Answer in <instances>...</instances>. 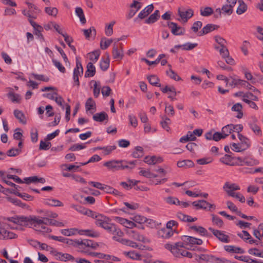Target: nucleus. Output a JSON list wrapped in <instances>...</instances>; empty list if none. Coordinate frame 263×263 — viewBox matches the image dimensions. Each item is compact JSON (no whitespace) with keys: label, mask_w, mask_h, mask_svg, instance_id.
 I'll list each match as a JSON object with an SVG mask.
<instances>
[{"label":"nucleus","mask_w":263,"mask_h":263,"mask_svg":"<svg viewBox=\"0 0 263 263\" xmlns=\"http://www.w3.org/2000/svg\"><path fill=\"white\" fill-rule=\"evenodd\" d=\"M45 11L48 15L53 16H56L58 13V9L55 7H46L45 8Z\"/></svg>","instance_id":"nucleus-56"},{"label":"nucleus","mask_w":263,"mask_h":263,"mask_svg":"<svg viewBox=\"0 0 263 263\" xmlns=\"http://www.w3.org/2000/svg\"><path fill=\"white\" fill-rule=\"evenodd\" d=\"M248 253L250 254L253 255L258 257H262L263 258V252H260L258 249L257 248H252L248 250Z\"/></svg>","instance_id":"nucleus-61"},{"label":"nucleus","mask_w":263,"mask_h":263,"mask_svg":"<svg viewBox=\"0 0 263 263\" xmlns=\"http://www.w3.org/2000/svg\"><path fill=\"white\" fill-rule=\"evenodd\" d=\"M144 155L143 149L141 146H137L135 147V151L133 153V157L139 158L142 157Z\"/></svg>","instance_id":"nucleus-49"},{"label":"nucleus","mask_w":263,"mask_h":263,"mask_svg":"<svg viewBox=\"0 0 263 263\" xmlns=\"http://www.w3.org/2000/svg\"><path fill=\"white\" fill-rule=\"evenodd\" d=\"M224 249L227 252L231 253L243 254L245 252V250L241 248L232 245L224 246Z\"/></svg>","instance_id":"nucleus-19"},{"label":"nucleus","mask_w":263,"mask_h":263,"mask_svg":"<svg viewBox=\"0 0 263 263\" xmlns=\"http://www.w3.org/2000/svg\"><path fill=\"white\" fill-rule=\"evenodd\" d=\"M78 233L80 235L85 234L86 236H90L93 238L98 237L100 235L99 232L95 231L92 230H80Z\"/></svg>","instance_id":"nucleus-30"},{"label":"nucleus","mask_w":263,"mask_h":263,"mask_svg":"<svg viewBox=\"0 0 263 263\" xmlns=\"http://www.w3.org/2000/svg\"><path fill=\"white\" fill-rule=\"evenodd\" d=\"M84 215H87L88 216L91 217L96 219L95 224L98 226V221L103 220L104 219L105 216L97 213L96 212L92 211L90 210L86 209Z\"/></svg>","instance_id":"nucleus-14"},{"label":"nucleus","mask_w":263,"mask_h":263,"mask_svg":"<svg viewBox=\"0 0 263 263\" xmlns=\"http://www.w3.org/2000/svg\"><path fill=\"white\" fill-rule=\"evenodd\" d=\"M209 230L212 232L213 234L221 242L229 243L230 241L229 236L225 234L224 232L215 230L211 227L209 228Z\"/></svg>","instance_id":"nucleus-6"},{"label":"nucleus","mask_w":263,"mask_h":263,"mask_svg":"<svg viewBox=\"0 0 263 263\" xmlns=\"http://www.w3.org/2000/svg\"><path fill=\"white\" fill-rule=\"evenodd\" d=\"M119 163L118 160H110L105 162L103 165L108 169H114L117 171Z\"/></svg>","instance_id":"nucleus-39"},{"label":"nucleus","mask_w":263,"mask_h":263,"mask_svg":"<svg viewBox=\"0 0 263 263\" xmlns=\"http://www.w3.org/2000/svg\"><path fill=\"white\" fill-rule=\"evenodd\" d=\"M238 137L240 141V145L242 147V149L245 151L250 146L251 141L249 138L240 134H238Z\"/></svg>","instance_id":"nucleus-21"},{"label":"nucleus","mask_w":263,"mask_h":263,"mask_svg":"<svg viewBox=\"0 0 263 263\" xmlns=\"http://www.w3.org/2000/svg\"><path fill=\"white\" fill-rule=\"evenodd\" d=\"M233 8L232 6L228 4L224 5L221 8L222 12L230 15L233 13Z\"/></svg>","instance_id":"nucleus-57"},{"label":"nucleus","mask_w":263,"mask_h":263,"mask_svg":"<svg viewBox=\"0 0 263 263\" xmlns=\"http://www.w3.org/2000/svg\"><path fill=\"white\" fill-rule=\"evenodd\" d=\"M68 246H72L75 248H78L80 249V239H71L67 238V240L66 241V243Z\"/></svg>","instance_id":"nucleus-48"},{"label":"nucleus","mask_w":263,"mask_h":263,"mask_svg":"<svg viewBox=\"0 0 263 263\" xmlns=\"http://www.w3.org/2000/svg\"><path fill=\"white\" fill-rule=\"evenodd\" d=\"M21 152L20 148H12L7 151V155L9 157H15L18 155Z\"/></svg>","instance_id":"nucleus-60"},{"label":"nucleus","mask_w":263,"mask_h":263,"mask_svg":"<svg viewBox=\"0 0 263 263\" xmlns=\"http://www.w3.org/2000/svg\"><path fill=\"white\" fill-rule=\"evenodd\" d=\"M96 73V68L92 62H89L87 65V70L85 73V78L92 77Z\"/></svg>","instance_id":"nucleus-27"},{"label":"nucleus","mask_w":263,"mask_h":263,"mask_svg":"<svg viewBox=\"0 0 263 263\" xmlns=\"http://www.w3.org/2000/svg\"><path fill=\"white\" fill-rule=\"evenodd\" d=\"M44 204L54 206H63V203L57 199H46L44 201Z\"/></svg>","instance_id":"nucleus-33"},{"label":"nucleus","mask_w":263,"mask_h":263,"mask_svg":"<svg viewBox=\"0 0 263 263\" xmlns=\"http://www.w3.org/2000/svg\"><path fill=\"white\" fill-rule=\"evenodd\" d=\"M116 239L117 241L119 242L123 245L130 246L134 248H137L138 247V245H137V243L136 242H134L132 240H130L128 239L122 238L121 237L120 239Z\"/></svg>","instance_id":"nucleus-34"},{"label":"nucleus","mask_w":263,"mask_h":263,"mask_svg":"<svg viewBox=\"0 0 263 263\" xmlns=\"http://www.w3.org/2000/svg\"><path fill=\"white\" fill-rule=\"evenodd\" d=\"M166 74L170 77L171 79L178 81L181 80V78L176 73L174 70H173L171 68L166 72Z\"/></svg>","instance_id":"nucleus-50"},{"label":"nucleus","mask_w":263,"mask_h":263,"mask_svg":"<svg viewBox=\"0 0 263 263\" xmlns=\"http://www.w3.org/2000/svg\"><path fill=\"white\" fill-rule=\"evenodd\" d=\"M219 53L222 58H226L229 55V51L226 46L220 47Z\"/></svg>","instance_id":"nucleus-63"},{"label":"nucleus","mask_w":263,"mask_h":263,"mask_svg":"<svg viewBox=\"0 0 263 263\" xmlns=\"http://www.w3.org/2000/svg\"><path fill=\"white\" fill-rule=\"evenodd\" d=\"M139 175L141 176H143L146 178H156L158 175L154 174L150 172L148 170H141L139 173Z\"/></svg>","instance_id":"nucleus-42"},{"label":"nucleus","mask_w":263,"mask_h":263,"mask_svg":"<svg viewBox=\"0 0 263 263\" xmlns=\"http://www.w3.org/2000/svg\"><path fill=\"white\" fill-rule=\"evenodd\" d=\"M174 232L173 230L168 229L166 227L160 229L158 231V235L159 237L168 239L173 236Z\"/></svg>","instance_id":"nucleus-18"},{"label":"nucleus","mask_w":263,"mask_h":263,"mask_svg":"<svg viewBox=\"0 0 263 263\" xmlns=\"http://www.w3.org/2000/svg\"><path fill=\"white\" fill-rule=\"evenodd\" d=\"M160 17L159 11L156 10L154 13L151 14L147 19L145 20V23L151 24L156 22Z\"/></svg>","instance_id":"nucleus-29"},{"label":"nucleus","mask_w":263,"mask_h":263,"mask_svg":"<svg viewBox=\"0 0 263 263\" xmlns=\"http://www.w3.org/2000/svg\"><path fill=\"white\" fill-rule=\"evenodd\" d=\"M154 6L153 4L149 5L143 9L138 14V17L134 19V21L136 22L138 18L141 20L147 16L153 10Z\"/></svg>","instance_id":"nucleus-13"},{"label":"nucleus","mask_w":263,"mask_h":263,"mask_svg":"<svg viewBox=\"0 0 263 263\" xmlns=\"http://www.w3.org/2000/svg\"><path fill=\"white\" fill-rule=\"evenodd\" d=\"M92 118L93 120L97 122H101L104 120H108V116L107 114L104 111H102L100 113H97L95 114L93 116Z\"/></svg>","instance_id":"nucleus-28"},{"label":"nucleus","mask_w":263,"mask_h":263,"mask_svg":"<svg viewBox=\"0 0 263 263\" xmlns=\"http://www.w3.org/2000/svg\"><path fill=\"white\" fill-rule=\"evenodd\" d=\"M112 42V39H107L106 37H102L100 41V48L102 50L106 49Z\"/></svg>","instance_id":"nucleus-37"},{"label":"nucleus","mask_w":263,"mask_h":263,"mask_svg":"<svg viewBox=\"0 0 263 263\" xmlns=\"http://www.w3.org/2000/svg\"><path fill=\"white\" fill-rule=\"evenodd\" d=\"M120 49H119L117 44L114 43L113 45L112 54L113 58L117 60H121L124 55L123 50L122 47V44L120 43Z\"/></svg>","instance_id":"nucleus-12"},{"label":"nucleus","mask_w":263,"mask_h":263,"mask_svg":"<svg viewBox=\"0 0 263 263\" xmlns=\"http://www.w3.org/2000/svg\"><path fill=\"white\" fill-rule=\"evenodd\" d=\"M76 13L80 18L81 23L83 24H85L86 20L85 17L83 9L81 7H77L76 8Z\"/></svg>","instance_id":"nucleus-45"},{"label":"nucleus","mask_w":263,"mask_h":263,"mask_svg":"<svg viewBox=\"0 0 263 263\" xmlns=\"http://www.w3.org/2000/svg\"><path fill=\"white\" fill-rule=\"evenodd\" d=\"M164 248L166 249L170 250L174 256L179 258L181 257L180 253H181L182 249L175 248L173 247V245L170 243H166L164 245Z\"/></svg>","instance_id":"nucleus-24"},{"label":"nucleus","mask_w":263,"mask_h":263,"mask_svg":"<svg viewBox=\"0 0 263 263\" xmlns=\"http://www.w3.org/2000/svg\"><path fill=\"white\" fill-rule=\"evenodd\" d=\"M80 251L82 253H88V250L86 248L90 247V244L91 242V240L89 239H80Z\"/></svg>","instance_id":"nucleus-26"},{"label":"nucleus","mask_w":263,"mask_h":263,"mask_svg":"<svg viewBox=\"0 0 263 263\" xmlns=\"http://www.w3.org/2000/svg\"><path fill=\"white\" fill-rule=\"evenodd\" d=\"M147 79L151 85L156 87L161 86V84L159 83L160 79L157 76L154 74L150 75L147 76Z\"/></svg>","instance_id":"nucleus-32"},{"label":"nucleus","mask_w":263,"mask_h":263,"mask_svg":"<svg viewBox=\"0 0 263 263\" xmlns=\"http://www.w3.org/2000/svg\"><path fill=\"white\" fill-rule=\"evenodd\" d=\"M83 73V68L81 62L78 58L76 59V66L73 69V79L74 85L79 87L80 82L79 77H81Z\"/></svg>","instance_id":"nucleus-4"},{"label":"nucleus","mask_w":263,"mask_h":263,"mask_svg":"<svg viewBox=\"0 0 263 263\" xmlns=\"http://www.w3.org/2000/svg\"><path fill=\"white\" fill-rule=\"evenodd\" d=\"M177 165L179 167H183L187 166L188 167H193L194 165V162L190 160H184L182 161H178Z\"/></svg>","instance_id":"nucleus-38"},{"label":"nucleus","mask_w":263,"mask_h":263,"mask_svg":"<svg viewBox=\"0 0 263 263\" xmlns=\"http://www.w3.org/2000/svg\"><path fill=\"white\" fill-rule=\"evenodd\" d=\"M196 260L201 263V261L210 262L211 263H229V261L224 258L216 257L213 255L209 254H201L200 255L195 254Z\"/></svg>","instance_id":"nucleus-2"},{"label":"nucleus","mask_w":263,"mask_h":263,"mask_svg":"<svg viewBox=\"0 0 263 263\" xmlns=\"http://www.w3.org/2000/svg\"><path fill=\"white\" fill-rule=\"evenodd\" d=\"M116 23L115 21H111L108 25L106 26L105 29V34L109 36L112 34L113 33V26Z\"/></svg>","instance_id":"nucleus-52"},{"label":"nucleus","mask_w":263,"mask_h":263,"mask_svg":"<svg viewBox=\"0 0 263 263\" xmlns=\"http://www.w3.org/2000/svg\"><path fill=\"white\" fill-rule=\"evenodd\" d=\"M6 199L14 204L15 205H18L20 207H25L26 206V204L22 203L21 201L17 198H12L11 197H7Z\"/></svg>","instance_id":"nucleus-47"},{"label":"nucleus","mask_w":263,"mask_h":263,"mask_svg":"<svg viewBox=\"0 0 263 263\" xmlns=\"http://www.w3.org/2000/svg\"><path fill=\"white\" fill-rule=\"evenodd\" d=\"M178 14L180 17L182 22L186 23L189 18L192 17L194 15L193 10L192 9H189L185 11H182L180 8L178 10Z\"/></svg>","instance_id":"nucleus-11"},{"label":"nucleus","mask_w":263,"mask_h":263,"mask_svg":"<svg viewBox=\"0 0 263 263\" xmlns=\"http://www.w3.org/2000/svg\"><path fill=\"white\" fill-rule=\"evenodd\" d=\"M89 59L92 62L95 63L99 59L100 55V51L99 49L93 51L88 53Z\"/></svg>","instance_id":"nucleus-35"},{"label":"nucleus","mask_w":263,"mask_h":263,"mask_svg":"<svg viewBox=\"0 0 263 263\" xmlns=\"http://www.w3.org/2000/svg\"><path fill=\"white\" fill-rule=\"evenodd\" d=\"M78 230L75 228L63 229L60 231L62 235L66 236L74 235L77 233H78Z\"/></svg>","instance_id":"nucleus-36"},{"label":"nucleus","mask_w":263,"mask_h":263,"mask_svg":"<svg viewBox=\"0 0 263 263\" xmlns=\"http://www.w3.org/2000/svg\"><path fill=\"white\" fill-rule=\"evenodd\" d=\"M167 26L171 29V32L174 35H180L184 34V28L178 26L176 23L168 22Z\"/></svg>","instance_id":"nucleus-7"},{"label":"nucleus","mask_w":263,"mask_h":263,"mask_svg":"<svg viewBox=\"0 0 263 263\" xmlns=\"http://www.w3.org/2000/svg\"><path fill=\"white\" fill-rule=\"evenodd\" d=\"M141 3L137 1H134L130 5V10L127 16L128 19L132 18L135 14L141 9Z\"/></svg>","instance_id":"nucleus-10"},{"label":"nucleus","mask_w":263,"mask_h":263,"mask_svg":"<svg viewBox=\"0 0 263 263\" xmlns=\"http://www.w3.org/2000/svg\"><path fill=\"white\" fill-rule=\"evenodd\" d=\"M119 164L118 165V170H123L124 169H133L138 162V160H134L132 161H126L124 160H118Z\"/></svg>","instance_id":"nucleus-9"},{"label":"nucleus","mask_w":263,"mask_h":263,"mask_svg":"<svg viewBox=\"0 0 263 263\" xmlns=\"http://www.w3.org/2000/svg\"><path fill=\"white\" fill-rule=\"evenodd\" d=\"M7 219L11 221L14 223L19 224L22 226L26 227V216H16V217H8Z\"/></svg>","instance_id":"nucleus-20"},{"label":"nucleus","mask_w":263,"mask_h":263,"mask_svg":"<svg viewBox=\"0 0 263 263\" xmlns=\"http://www.w3.org/2000/svg\"><path fill=\"white\" fill-rule=\"evenodd\" d=\"M248 125L255 134L258 136L261 135V130L260 128L257 124L253 123H249Z\"/></svg>","instance_id":"nucleus-51"},{"label":"nucleus","mask_w":263,"mask_h":263,"mask_svg":"<svg viewBox=\"0 0 263 263\" xmlns=\"http://www.w3.org/2000/svg\"><path fill=\"white\" fill-rule=\"evenodd\" d=\"M165 201L170 204L180 205V201L176 197L169 196L164 199Z\"/></svg>","instance_id":"nucleus-55"},{"label":"nucleus","mask_w":263,"mask_h":263,"mask_svg":"<svg viewBox=\"0 0 263 263\" xmlns=\"http://www.w3.org/2000/svg\"><path fill=\"white\" fill-rule=\"evenodd\" d=\"M8 96L11 99V101L13 102L20 103L21 98L18 94H15L13 92H10L8 94Z\"/></svg>","instance_id":"nucleus-59"},{"label":"nucleus","mask_w":263,"mask_h":263,"mask_svg":"<svg viewBox=\"0 0 263 263\" xmlns=\"http://www.w3.org/2000/svg\"><path fill=\"white\" fill-rule=\"evenodd\" d=\"M238 3L239 5L237 9L236 13L240 15L247 11V6L242 0L238 1Z\"/></svg>","instance_id":"nucleus-41"},{"label":"nucleus","mask_w":263,"mask_h":263,"mask_svg":"<svg viewBox=\"0 0 263 263\" xmlns=\"http://www.w3.org/2000/svg\"><path fill=\"white\" fill-rule=\"evenodd\" d=\"M26 4L28 6L29 11L33 15L39 14L41 12V10L37 8V7L33 4L28 2H26Z\"/></svg>","instance_id":"nucleus-44"},{"label":"nucleus","mask_w":263,"mask_h":263,"mask_svg":"<svg viewBox=\"0 0 263 263\" xmlns=\"http://www.w3.org/2000/svg\"><path fill=\"white\" fill-rule=\"evenodd\" d=\"M53 65L58 69V70L62 73H65L66 69L65 67L62 65V64L58 61L52 59V60Z\"/></svg>","instance_id":"nucleus-62"},{"label":"nucleus","mask_w":263,"mask_h":263,"mask_svg":"<svg viewBox=\"0 0 263 263\" xmlns=\"http://www.w3.org/2000/svg\"><path fill=\"white\" fill-rule=\"evenodd\" d=\"M54 256L56 257L57 260H59L60 261H66L70 260L73 261L75 260L74 257L68 253L57 252V253L54 254Z\"/></svg>","instance_id":"nucleus-15"},{"label":"nucleus","mask_w":263,"mask_h":263,"mask_svg":"<svg viewBox=\"0 0 263 263\" xmlns=\"http://www.w3.org/2000/svg\"><path fill=\"white\" fill-rule=\"evenodd\" d=\"M213 13V10L211 7H206L203 9H200V14L203 16H209Z\"/></svg>","instance_id":"nucleus-54"},{"label":"nucleus","mask_w":263,"mask_h":263,"mask_svg":"<svg viewBox=\"0 0 263 263\" xmlns=\"http://www.w3.org/2000/svg\"><path fill=\"white\" fill-rule=\"evenodd\" d=\"M191 230L195 231V232L198 233L200 235L204 236L206 237H211V235L209 234L207 230L203 227L199 226L197 227L196 226H191L190 228Z\"/></svg>","instance_id":"nucleus-25"},{"label":"nucleus","mask_w":263,"mask_h":263,"mask_svg":"<svg viewBox=\"0 0 263 263\" xmlns=\"http://www.w3.org/2000/svg\"><path fill=\"white\" fill-rule=\"evenodd\" d=\"M14 115L19 122L23 124H26V120L24 114L21 110L15 109L14 110Z\"/></svg>","instance_id":"nucleus-31"},{"label":"nucleus","mask_w":263,"mask_h":263,"mask_svg":"<svg viewBox=\"0 0 263 263\" xmlns=\"http://www.w3.org/2000/svg\"><path fill=\"white\" fill-rule=\"evenodd\" d=\"M111 220L105 216L104 219L98 221V226L105 230L108 233L113 235L112 239H120L124 235V233L115 224L111 223Z\"/></svg>","instance_id":"nucleus-1"},{"label":"nucleus","mask_w":263,"mask_h":263,"mask_svg":"<svg viewBox=\"0 0 263 263\" xmlns=\"http://www.w3.org/2000/svg\"><path fill=\"white\" fill-rule=\"evenodd\" d=\"M220 161L223 164L230 166H235L238 164L236 162H234L233 157L228 154H226L223 157L221 158Z\"/></svg>","instance_id":"nucleus-23"},{"label":"nucleus","mask_w":263,"mask_h":263,"mask_svg":"<svg viewBox=\"0 0 263 263\" xmlns=\"http://www.w3.org/2000/svg\"><path fill=\"white\" fill-rule=\"evenodd\" d=\"M106 57H102L100 62V67L103 71H106L109 67V54L105 53Z\"/></svg>","instance_id":"nucleus-22"},{"label":"nucleus","mask_w":263,"mask_h":263,"mask_svg":"<svg viewBox=\"0 0 263 263\" xmlns=\"http://www.w3.org/2000/svg\"><path fill=\"white\" fill-rule=\"evenodd\" d=\"M85 108L86 111L96 108V103L92 98H89L85 103Z\"/></svg>","instance_id":"nucleus-46"},{"label":"nucleus","mask_w":263,"mask_h":263,"mask_svg":"<svg viewBox=\"0 0 263 263\" xmlns=\"http://www.w3.org/2000/svg\"><path fill=\"white\" fill-rule=\"evenodd\" d=\"M43 218H40L37 216H29L26 217V227L39 228L41 225L44 224Z\"/></svg>","instance_id":"nucleus-5"},{"label":"nucleus","mask_w":263,"mask_h":263,"mask_svg":"<svg viewBox=\"0 0 263 263\" xmlns=\"http://www.w3.org/2000/svg\"><path fill=\"white\" fill-rule=\"evenodd\" d=\"M10 193L15 194V195L22 198L24 200L31 201L33 200V197L31 195L26 193H21L16 191L13 190V191L10 192Z\"/></svg>","instance_id":"nucleus-43"},{"label":"nucleus","mask_w":263,"mask_h":263,"mask_svg":"<svg viewBox=\"0 0 263 263\" xmlns=\"http://www.w3.org/2000/svg\"><path fill=\"white\" fill-rule=\"evenodd\" d=\"M223 189L230 196V193H234V191L239 190L240 187L235 183L230 184L229 182H226L223 186Z\"/></svg>","instance_id":"nucleus-16"},{"label":"nucleus","mask_w":263,"mask_h":263,"mask_svg":"<svg viewBox=\"0 0 263 263\" xmlns=\"http://www.w3.org/2000/svg\"><path fill=\"white\" fill-rule=\"evenodd\" d=\"M165 57V54H161L158 56V57L157 58V59L156 60L154 59V61H150L145 58H142L141 61H144L148 65H155V64H157L158 63H159L160 62V61H161V60Z\"/></svg>","instance_id":"nucleus-40"},{"label":"nucleus","mask_w":263,"mask_h":263,"mask_svg":"<svg viewBox=\"0 0 263 263\" xmlns=\"http://www.w3.org/2000/svg\"><path fill=\"white\" fill-rule=\"evenodd\" d=\"M219 27V26L217 25L208 24L204 26L200 31H199L198 35L202 36L214 30L217 29Z\"/></svg>","instance_id":"nucleus-17"},{"label":"nucleus","mask_w":263,"mask_h":263,"mask_svg":"<svg viewBox=\"0 0 263 263\" xmlns=\"http://www.w3.org/2000/svg\"><path fill=\"white\" fill-rule=\"evenodd\" d=\"M211 216H212V221L214 224L216 225L219 228H221L223 225L222 220L214 214H212Z\"/></svg>","instance_id":"nucleus-58"},{"label":"nucleus","mask_w":263,"mask_h":263,"mask_svg":"<svg viewBox=\"0 0 263 263\" xmlns=\"http://www.w3.org/2000/svg\"><path fill=\"white\" fill-rule=\"evenodd\" d=\"M181 240L183 241L186 245H190L191 247L194 245H201L203 241L201 239L197 238L194 237L189 236H182Z\"/></svg>","instance_id":"nucleus-8"},{"label":"nucleus","mask_w":263,"mask_h":263,"mask_svg":"<svg viewBox=\"0 0 263 263\" xmlns=\"http://www.w3.org/2000/svg\"><path fill=\"white\" fill-rule=\"evenodd\" d=\"M232 81L229 83V85L233 87H235L240 85L242 87H244L248 89L251 90L253 92H256L258 93H260V91L255 87L251 85L249 82L247 81L239 79H235L231 77Z\"/></svg>","instance_id":"nucleus-3"},{"label":"nucleus","mask_w":263,"mask_h":263,"mask_svg":"<svg viewBox=\"0 0 263 263\" xmlns=\"http://www.w3.org/2000/svg\"><path fill=\"white\" fill-rule=\"evenodd\" d=\"M215 42L219 45L220 47L226 46V44L227 43V41L221 37L219 35H216L214 37Z\"/></svg>","instance_id":"nucleus-64"},{"label":"nucleus","mask_w":263,"mask_h":263,"mask_svg":"<svg viewBox=\"0 0 263 263\" xmlns=\"http://www.w3.org/2000/svg\"><path fill=\"white\" fill-rule=\"evenodd\" d=\"M243 161H245L244 164L249 166H253L259 164V161L257 160L251 158L245 157Z\"/></svg>","instance_id":"nucleus-53"}]
</instances>
